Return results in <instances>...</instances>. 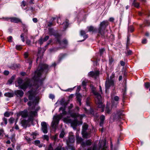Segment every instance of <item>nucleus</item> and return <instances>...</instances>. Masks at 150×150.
<instances>
[{
    "instance_id": "obj_49",
    "label": "nucleus",
    "mask_w": 150,
    "mask_h": 150,
    "mask_svg": "<svg viewBox=\"0 0 150 150\" xmlns=\"http://www.w3.org/2000/svg\"><path fill=\"white\" fill-rule=\"evenodd\" d=\"M90 98H88L87 99L86 101V104L87 106H90V101H89Z\"/></svg>"
},
{
    "instance_id": "obj_23",
    "label": "nucleus",
    "mask_w": 150,
    "mask_h": 150,
    "mask_svg": "<svg viewBox=\"0 0 150 150\" xmlns=\"http://www.w3.org/2000/svg\"><path fill=\"white\" fill-rule=\"evenodd\" d=\"M66 54H61L59 57L58 61L59 62H60L62 59L65 58L66 56Z\"/></svg>"
},
{
    "instance_id": "obj_7",
    "label": "nucleus",
    "mask_w": 150,
    "mask_h": 150,
    "mask_svg": "<svg viewBox=\"0 0 150 150\" xmlns=\"http://www.w3.org/2000/svg\"><path fill=\"white\" fill-rule=\"evenodd\" d=\"M61 117L60 115L54 116L53 120L52 121L51 124V126L52 127L54 128L56 127Z\"/></svg>"
},
{
    "instance_id": "obj_12",
    "label": "nucleus",
    "mask_w": 150,
    "mask_h": 150,
    "mask_svg": "<svg viewBox=\"0 0 150 150\" xmlns=\"http://www.w3.org/2000/svg\"><path fill=\"white\" fill-rule=\"evenodd\" d=\"M99 74V71H92L88 73V76L96 78V77L98 76Z\"/></svg>"
},
{
    "instance_id": "obj_43",
    "label": "nucleus",
    "mask_w": 150,
    "mask_h": 150,
    "mask_svg": "<svg viewBox=\"0 0 150 150\" xmlns=\"http://www.w3.org/2000/svg\"><path fill=\"white\" fill-rule=\"evenodd\" d=\"M24 33H22L21 34V35L20 36L21 38V40L23 42H25V39L24 38Z\"/></svg>"
},
{
    "instance_id": "obj_60",
    "label": "nucleus",
    "mask_w": 150,
    "mask_h": 150,
    "mask_svg": "<svg viewBox=\"0 0 150 150\" xmlns=\"http://www.w3.org/2000/svg\"><path fill=\"white\" fill-rule=\"evenodd\" d=\"M49 38V36L47 35L45 36V38H44L43 40L45 42Z\"/></svg>"
},
{
    "instance_id": "obj_15",
    "label": "nucleus",
    "mask_w": 150,
    "mask_h": 150,
    "mask_svg": "<svg viewBox=\"0 0 150 150\" xmlns=\"http://www.w3.org/2000/svg\"><path fill=\"white\" fill-rule=\"evenodd\" d=\"M11 22L16 23L22 22L21 21L19 18L15 17H11Z\"/></svg>"
},
{
    "instance_id": "obj_61",
    "label": "nucleus",
    "mask_w": 150,
    "mask_h": 150,
    "mask_svg": "<svg viewBox=\"0 0 150 150\" xmlns=\"http://www.w3.org/2000/svg\"><path fill=\"white\" fill-rule=\"evenodd\" d=\"M4 74L5 75H7L9 74V72L8 71L5 70L4 72Z\"/></svg>"
},
{
    "instance_id": "obj_31",
    "label": "nucleus",
    "mask_w": 150,
    "mask_h": 150,
    "mask_svg": "<svg viewBox=\"0 0 150 150\" xmlns=\"http://www.w3.org/2000/svg\"><path fill=\"white\" fill-rule=\"evenodd\" d=\"M68 21H66L64 23L63 25L64 26V28L65 30L68 27L69 25Z\"/></svg>"
},
{
    "instance_id": "obj_9",
    "label": "nucleus",
    "mask_w": 150,
    "mask_h": 150,
    "mask_svg": "<svg viewBox=\"0 0 150 150\" xmlns=\"http://www.w3.org/2000/svg\"><path fill=\"white\" fill-rule=\"evenodd\" d=\"M28 98L29 100L31 101H36L37 98L35 97V94L34 91L31 90L28 91Z\"/></svg>"
},
{
    "instance_id": "obj_51",
    "label": "nucleus",
    "mask_w": 150,
    "mask_h": 150,
    "mask_svg": "<svg viewBox=\"0 0 150 150\" xmlns=\"http://www.w3.org/2000/svg\"><path fill=\"white\" fill-rule=\"evenodd\" d=\"M128 30L131 32H133L134 31V28L132 27H129L128 28Z\"/></svg>"
},
{
    "instance_id": "obj_41",
    "label": "nucleus",
    "mask_w": 150,
    "mask_h": 150,
    "mask_svg": "<svg viewBox=\"0 0 150 150\" xmlns=\"http://www.w3.org/2000/svg\"><path fill=\"white\" fill-rule=\"evenodd\" d=\"M43 139L46 140L47 141H48L49 139V137L47 135H44L43 136Z\"/></svg>"
},
{
    "instance_id": "obj_10",
    "label": "nucleus",
    "mask_w": 150,
    "mask_h": 150,
    "mask_svg": "<svg viewBox=\"0 0 150 150\" xmlns=\"http://www.w3.org/2000/svg\"><path fill=\"white\" fill-rule=\"evenodd\" d=\"M123 111L122 110H118L117 111V113L115 114L113 119L114 120H119L122 118L124 116V114L122 113Z\"/></svg>"
},
{
    "instance_id": "obj_52",
    "label": "nucleus",
    "mask_w": 150,
    "mask_h": 150,
    "mask_svg": "<svg viewBox=\"0 0 150 150\" xmlns=\"http://www.w3.org/2000/svg\"><path fill=\"white\" fill-rule=\"evenodd\" d=\"M35 102V101H29L28 102V104L29 106H31L32 104H33Z\"/></svg>"
},
{
    "instance_id": "obj_64",
    "label": "nucleus",
    "mask_w": 150,
    "mask_h": 150,
    "mask_svg": "<svg viewBox=\"0 0 150 150\" xmlns=\"http://www.w3.org/2000/svg\"><path fill=\"white\" fill-rule=\"evenodd\" d=\"M23 30L24 33H26L28 32V30L26 27L24 26L23 28Z\"/></svg>"
},
{
    "instance_id": "obj_44",
    "label": "nucleus",
    "mask_w": 150,
    "mask_h": 150,
    "mask_svg": "<svg viewBox=\"0 0 150 150\" xmlns=\"http://www.w3.org/2000/svg\"><path fill=\"white\" fill-rule=\"evenodd\" d=\"M115 77V74L114 73H112V75L110 76V79H108V80H114V78Z\"/></svg>"
},
{
    "instance_id": "obj_53",
    "label": "nucleus",
    "mask_w": 150,
    "mask_h": 150,
    "mask_svg": "<svg viewBox=\"0 0 150 150\" xmlns=\"http://www.w3.org/2000/svg\"><path fill=\"white\" fill-rule=\"evenodd\" d=\"M119 98L117 96H115L114 98V100L116 101H118L119 100Z\"/></svg>"
},
{
    "instance_id": "obj_34",
    "label": "nucleus",
    "mask_w": 150,
    "mask_h": 150,
    "mask_svg": "<svg viewBox=\"0 0 150 150\" xmlns=\"http://www.w3.org/2000/svg\"><path fill=\"white\" fill-rule=\"evenodd\" d=\"M76 140L78 142H81V143L82 142H83V139L81 137H77Z\"/></svg>"
},
{
    "instance_id": "obj_8",
    "label": "nucleus",
    "mask_w": 150,
    "mask_h": 150,
    "mask_svg": "<svg viewBox=\"0 0 150 150\" xmlns=\"http://www.w3.org/2000/svg\"><path fill=\"white\" fill-rule=\"evenodd\" d=\"M114 80H108L105 81V88L106 90L109 89L110 87H113L115 85Z\"/></svg>"
},
{
    "instance_id": "obj_21",
    "label": "nucleus",
    "mask_w": 150,
    "mask_h": 150,
    "mask_svg": "<svg viewBox=\"0 0 150 150\" xmlns=\"http://www.w3.org/2000/svg\"><path fill=\"white\" fill-rule=\"evenodd\" d=\"M105 119V116L104 115H102L100 116V125L101 127H103V124H104Z\"/></svg>"
},
{
    "instance_id": "obj_28",
    "label": "nucleus",
    "mask_w": 150,
    "mask_h": 150,
    "mask_svg": "<svg viewBox=\"0 0 150 150\" xmlns=\"http://www.w3.org/2000/svg\"><path fill=\"white\" fill-rule=\"evenodd\" d=\"M67 103L65 102L64 100H62L60 101V104L61 105H63L64 107L63 108H66L67 105Z\"/></svg>"
},
{
    "instance_id": "obj_25",
    "label": "nucleus",
    "mask_w": 150,
    "mask_h": 150,
    "mask_svg": "<svg viewBox=\"0 0 150 150\" xmlns=\"http://www.w3.org/2000/svg\"><path fill=\"white\" fill-rule=\"evenodd\" d=\"M58 135L57 134H56L54 135L51 138L52 140H53L54 142L56 141L58 142L59 140L58 139Z\"/></svg>"
},
{
    "instance_id": "obj_45",
    "label": "nucleus",
    "mask_w": 150,
    "mask_h": 150,
    "mask_svg": "<svg viewBox=\"0 0 150 150\" xmlns=\"http://www.w3.org/2000/svg\"><path fill=\"white\" fill-rule=\"evenodd\" d=\"M109 64L111 65L112 64V63L114 61V59L112 57H110L109 58Z\"/></svg>"
},
{
    "instance_id": "obj_16",
    "label": "nucleus",
    "mask_w": 150,
    "mask_h": 150,
    "mask_svg": "<svg viewBox=\"0 0 150 150\" xmlns=\"http://www.w3.org/2000/svg\"><path fill=\"white\" fill-rule=\"evenodd\" d=\"M23 92L21 90H17L15 92V94L21 98L24 94Z\"/></svg>"
},
{
    "instance_id": "obj_4",
    "label": "nucleus",
    "mask_w": 150,
    "mask_h": 150,
    "mask_svg": "<svg viewBox=\"0 0 150 150\" xmlns=\"http://www.w3.org/2000/svg\"><path fill=\"white\" fill-rule=\"evenodd\" d=\"M23 80L21 79H19L18 80V83L19 85L20 88L25 91L28 87H31L32 86L30 83V80L28 78L25 79V81L23 83Z\"/></svg>"
},
{
    "instance_id": "obj_27",
    "label": "nucleus",
    "mask_w": 150,
    "mask_h": 150,
    "mask_svg": "<svg viewBox=\"0 0 150 150\" xmlns=\"http://www.w3.org/2000/svg\"><path fill=\"white\" fill-rule=\"evenodd\" d=\"M88 125L87 124H84L82 126V132L86 131L88 129Z\"/></svg>"
},
{
    "instance_id": "obj_55",
    "label": "nucleus",
    "mask_w": 150,
    "mask_h": 150,
    "mask_svg": "<svg viewBox=\"0 0 150 150\" xmlns=\"http://www.w3.org/2000/svg\"><path fill=\"white\" fill-rule=\"evenodd\" d=\"M3 19H4V20L5 21H11V18H8V17L4 18H3Z\"/></svg>"
},
{
    "instance_id": "obj_56",
    "label": "nucleus",
    "mask_w": 150,
    "mask_h": 150,
    "mask_svg": "<svg viewBox=\"0 0 150 150\" xmlns=\"http://www.w3.org/2000/svg\"><path fill=\"white\" fill-rule=\"evenodd\" d=\"M129 41H130V39L129 37L128 36L127 38V43L126 46L128 47V45L129 44Z\"/></svg>"
},
{
    "instance_id": "obj_62",
    "label": "nucleus",
    "mask_w": 150,
    "mask_h": 150,
    "mask_svg": "<svg viewBox=\"0 0 150 150\" xmlns=\"http://www.w3.org/2000/svg\"><path fill=\"white\" fill-rule=\"evenodd\" d=\"M16 123L15 124V128L16 129L18 130L19 129V128L18 126L17 125H16Z\"/></svg>"
},
{
    "instance_id": "obj_48",
    "label": "nucleus",
    "mask_w": 150,
    "mask_h": 150,
    "mask_svg": "<svg viewBox=\"0 0 150 150\" xmlns=\"http://www.w3.org/2000/svg\"><path fill=\"white\" fill-rule=\"evenodd\" d=\"M34 142L35 144L37 146H38L39 144H40V141L39 140H35Z\"/></svg>"
},
{
    "instance_id": "obj_50",
    "label": "nucleus",
    "mask_w": 150,
    "mask_h": 150,
    "mask_svg": "<svg viewBox=\"0 0 150 150\" xmlns=\"http://www.w3.org/2000/svg\"><path fill=\"white\" fill-rule=\"evenodd\" d=\"M10 115V114L8 112H6L4 114V116L5 117H8Z\"/></svg>"
},
{
    "instance_id": "obj_38",
    "label": "nucleus",
    "mask_w": 150,
    "mask_h": 150,
    "mask_svg": "<svg viewBox=\"0 0 150 150\" xmlns=\"http://www.w3.org/2000/svg\"><path fill=\"white\" fill-rule=\"evenodd\" d=\"M65 134V133L64 131H62L59 135V137L61 138H63Z\"/></svg>"
},
{
    "instance_id": "obj_40",
    "label": "nucleus",
    "mask_w": 150,
    "mask_h": 150,
    "mask_svg": "<svg viewBox=\"0 0 150 150\" xmlns=\"http://www.w3.org/2000/svg\"><path fill=\"white\" fill-rule=\"evenodd\" d=\"M15 120V119L13 117H11L9 119V122L10 124H12Z\"/></svg>"
},
{
    "instance_id": "obj_13",
    "label": "nucleus",
    "mask_w": 150,
    "mask_h": 150,
    "mask_svg": "<svg viewBox=\"0 0 150 150\" xmlns=\"http://www.w3.org/2000/svg\"><path fill=\"white\" fill-rule=\"evenodd\" d=\"M92 142L91 139L86 140L85 142H82L81 143V145L83 148L85 147L86 146H90L91 145Z\"/></svg>"
},
{
    "instance_id": "obj_32",
    "label": "nucleus",
    "mask_w": 150,
    "mask_h": 150,
    "mask_svg": "<svg viewBox=\"0 0 150 150\" xmlns=\"http://www.w3.org/2000/svg\"><path fill=\"white\" fill-rule=\"evenodd\" d=\"M111 109H110L108 106H106L105 108V112L108 114H109L111 111Z\"/></svg>"
},
{
    "instance_id": "obj_36",
    "label": "nucleus",
    "mask_w": 150,
    "mask_h": 150,
    "mask_svg": "<svg viewBox=\"0 0 150 150\" xmlns=\"http://www.w3.org/2000/svg\"><path fill=\"white\" fill-rule=\"evenodd\" d=\"M132 4L136 7L138 8L139 6V4L136 1H134L132 3Z\"/></svg>"
},
{
    "instance_id": "obj_24",
    "label": "nucleus",
    "mask_w": 150,
    "mask_h": 150,
    "mask_svg": "<svg viewBox=\"0 0 150 150\" xmlns=\"http://www.w3.org/2000/svg\"><path fill=\"white\" fill-rule=\"evenodd\" d=\"M87 29H88V31L89 32H96L97 30L96 28H95L94 27L92 26H88L87 27Z\"/></svg>"
},
{
    "instance_id": "obj_30",
    "label": "nucleus",
    "mask_w": 150,
    "mask_h": 150,
    "mask_svg": "<svg viewBox=\"0 0 150 150\" xmlns=\"http://www.w3.org/2000/svg\"><path fill=\"white\" fill-rule=\"evenodd\" d=\"M21 123L22 125L24 127H26L27 126V122L25 120H23L21 122Z\"/></svg>"
},
{
    "instance_id": "obj_47",
    "label": "nucleus",
    "mask_w": 150,
    "mask_h": 150,
    "mask_svg": "<svg viewBox=\"0 0 150 150\" xmlns=\"http://www.w3.org/2000/svg\"><path fill=\"white\" fill-rule=\"evenodd\" d=\"M8 41L9 42H11L12 41V37L11 36L8 37L7 38Z\"/></svg>"
},
{
    "instance_id": "obj_2",
    "label": "nucleus",
    "mask_w": 150,
    "mask_h": 150,
    "mask_svg": "<svg viewBox=\"0 0 150 150\" xmlns=\"http://www.w3.org/2000/svg\"><path fill=\"white\" fill-rule=\"evenodd\" d=\"M48 67V65L45 64H40L37 69L35 72L33 78V79L36 81L38 82L42 73L43 70H47Z\"/></svg>"
},
{
    "instance_id": "obj_42",
    "label": "nucleus",
    "mask_w": 150,
    "mask_h": 150,
    "mask_svg": "<svg viewBox=\"0 0 150 150\" xmlns=\"http://www.w3.org/2000/svg\"><path fill=\"white\" fill-rule=\"evenodd\" d=\"M44 42V40L42 38H41L38 40L39 43L40 44V45H41L43 44Z\"/></svg>"
},
{
    "instance_id": "obj_39",
    "label": "nucleus",
    "mask_w": 150,
    "mask_h": 150,
    "mask_svg": "<svg viewBox=\"0 0 150 150\" xmlns=\"http://www.w3.org/2000/svg\"><path fill=\"white\" fill-rule=\"evenodd\" d=\"M73 105L72 104H70V105L68 107V112L69 113H70L71 112V110L73 108Z\"/></svg>"
},
{
    "instance_id": "obj_57",
    "label": "nucleus",
    "mask_w": 150,
    "mask_h": 150,
    "mask_svg": "<svg viewBox=\"0 0 150 150\" xmlns=\"http://www.w3.org/2000/svg\"><path fill=\"white\" fill-rule=\"evenodd\" d=\"M120 65L121 66H125V63L124 62L122 61H120Z\"/></svg>"
},
{
    "instance_id": "obj_37",
    "label": "nucleus",
    "mask_w": 150,
    "mask_h": 150,
    "mask_svg": "<svg viewBox=\"0 0 150 150\" xmlns=\"http://www.w3.org/2000/svg\"><path fill=\"white\" fill-rule=\"evenodd\" d=\"M144 86L146 88L148 89L150 86V83L148 82L145 83Z\"/></svg>"
},
{
    "instance_id": "obj_1",
    "label": "nucleus",
    "mask_w": 150,
    "mask_h": 150,
    "mask_svg": "<svg viewBox=\"0 0 150 150\" xmlns=\"http://www.w3.org/2000/svg\"><path fill=\"white\" fill-rule=\"evenodd\" d=\"M56 38L57 40V42L60 46L59 47L53 48L50 49L51 52L53 51H56L61 48H65L68 44L67 40L64 39L62 40H61V36L59 34L55 35Z\"/></svg>"
},
{
    "instance_id": "obj_20",
    "label": "nucleus",
    "mask_w": 150,
    "mask_h": 150,
    "mask_svg": "<svg viewBox=\"0 0 150 150\" xmlns=\"http://www.w3.org/2000/svg\"><path fill=\"white\" fill-rule=\"evenodd\" d=\"M74 137L73 135H71L69 136L68 139L67 141V142L71 143H73L74 142Z\"/></svg>"
},
{
    "instance_id": "obj_59",
    "label": "nucleus",
    "mask_w": 150,
    "mask_h": 150,
    "mask_svg": "<svg viewBox=\"0 0 150 150\" xmlns=\"http://www.w3.org/2000/svg\"><path fill=\"white\" fill-rule=\"evenodd\" d=\"M62 147L61 146H58L55 148L54 150H62Z\"/></svg>"
},
{
    "instance_id": "obj_3",
    "label": "nucleus",
    "mask_w": 150,
    "mask_h": 150,
    "mask_svg": "<svg viewBox=\"0 0 150 150\" xmlns=\"http://www.w3.org/2000/svg\"><path fill=\"white\" fill-rule=\"evenodd\" d=\"M108 24L107 21H104L101 22L98 29V33L101 35L102 38H105L108 36L107 30H105V29Z\"/></svg>"
},
{
    "instance_id": "obj_22",
    "label": "nucleus",
    "mask_w": 150,
    "mask_h": 150,
    "mask_svg": "<svg viewBox=\"0 0 150 150\" xmlns=\"http://www.w3.org/2000/svg\"><path fill=\"white\" fill-rule=\"evenodd\" d=\"M66 108H63V107H61L59 108V110H62V113L60 115L61 117H62L63 115H66L67 112L65 111Z\"/></svg>"
},
{
    "instance_id": "obj_63",
    "label": "nucleus",
    "mask_w": 150,
    "mask_h": 150,
    "mask_svg": "<svg viewBox=\"0 0 150 150\" xmlns=\"http://www.w3.org/2000/svg\"><path fill=\"white\" fill-rule=\"evenodd\" d=\"M3 120L4 121L5 124L6 125L7 123V119L6 118L4 117L3 119Z\"/></svg>"
},
{
    "instance_id": "obj_11",
    "label": "nucleus",
    "mask_w": 150,
    "mask_h": 150,
    "mask_svg": "<svg viewBox=\"0 0 150 150\" xmlns=\"http://www.w3.org/2000/svg\"><path fill=\"white\" fill-rule=\"evenodd\" d=\"M41 129L43 132L44 133H47V125L45 122H42L41 123Z\"/></svg>"
},
{
    "instance_id": "obj_46",
    "label": "nucleus",
    "mask_w": 150,
    "mask_h": 150,
    "mask_svg": "<svg viewBox=\"0 0 150 150\" xmlns=\"http://www.w3.org/2000/svg\"><path fill=\"white\" fill-rule=\"evenodd\" d=\"M16 48L17 50H20L22 49V47L20 45H16Z\"/></svg>"
},
{
    "instance_id": "obj_5",
    "label": "nucleus",
    "mask_w": 150,
    "mask_h": 150,
    "mask_svg": "<svg viewBox=\"0 0 150 150\" xmlns=\"http://www.w3.org/2000/svg\"><path fill=\"white\" fill-rule=\"evenodd\" d=\"M92 92L94 95L96 96L95 102L98 107L100 108H104L105 105L103 104L101 95L95 91V88L92 89Z\"/></svg>"
},
{
    "instance_id": "obj_58",
    "label": "nucleus",
    "mask_w": 150,
    "mask_h": 150,
    "mask_svg": "<svg viewBox=\"0 0 150 150\" xmlns=\"http://www.w3.org/2000/svg\"><path fill=\"white\" fill-rule=\"evenodd\" d=\"M48 150H54L51 144H50L48 148Z\"/></svg>"
},
{
    "instance_id": "obj_29",
    "label": "nucleus",
    "mask_w": 150,
    "mask_h": 150,
    "mask_svg": "<svg viewBox=\"0 0 150 150\" xmlns=\"http://www.w3.org/2000/svg\"><path fill=\"white\" fill-rule=\"evenodd\" d=\"M4 95L6 97L11 98L13 97V94L11 93L8 92L5 93Z\"/></svg>"
},
{
    "instance_id": "obj_33",
    "label": "nucleus",
    "mask_w": 150,
    "mask_h": 150,
    "mask_svg": "<svg viewBox=\"0 0 150 150\" xmlns=\"http://www.w3.org/2000/svg\"><path fill=\"white\" fill-rule=\"evenodd\" d=\"M40 51H38V57L37 58V59H36V62H37L38 61V59L39 58H40V59H41L42 58V56L43 55V54H42V55L41 56L40 55Z\"/></svg>"
},
{
    "instance_id": "obj_6",
    "label": "nucleus",
    "mask_w": 150,
    "mask_h": 150,
    "mask_svg": "<svg viewBox=\"0 0 150 150\" xmlns=\"http://www.w3.org/2000/svg\"><path fill=\"white\" fill-rule=\"evenodd\" d=\"M71 116L74 118V120L73 121H72L71 119H67V121L71 123L72 125L76 126L77 125L78 123V120L76 118L79 117L80 119L81 120L82 119L83 116L79 115L78 113H72L71 114Z\"/></svg>"
},
{
    "instance_id": "obj_54",
    "label": "nucleus",
    "mask_w": 150,
    "mask_h": 150,
    "mask_svg": "<svg viewBox=\"0 0 150 150\" xmlns=\"http://www.w3.org/2000/svg\"><path fill=\"white\" fill-rule=\"evenodd\" d=\"M104 51L105 50L104 49H101L100 50L99 52L101 55H102L103 54Z\"/></svg>"
},
{
    "instance_id": "obj_35",
    "label": "nucleus",
    "mask_w": 150,
    "mask_h": 150,
    "mask_svg": "<svg viewBox=\"0 0 150 150\" xmlns=\"http://www.w3.org/2000/svg\"><path fill=\"white\" fill-rule=\"evenodd\" d=\"M49 30V35H52L54 34L53 30L52 28H49L48 29Z\"/></svg>"
},
{
    "instance_id": "obj_26",
    "label": "nucleus",
    "mask_w": 150,
    "mask_h": 150,
    "mask_svg": "<svg viewBox=\"0 0 150 150\" xmlns=\"http://www.w3.org/2000/svg\"><path fill=\"white\" fill-rule=\"evenodd\" d=\"M126 51L125 52V53L128 55H131L132 54V51L129 50L128 47L126 46Z\"/></svg>"
},
{
    "instance_id": "obj_18",
    "label": "nucleus",
    "mask_w": 150,
    "mask_h": 150,
    "mask_svg": "<svg viewBox=\"0 0 150 150\" xmlns=\"http://www.w3.org/2000/svg\"><path fill=\"white\" fill-rule=\"evenodd\" d=\"M76 96L77 100L79 103V105H81L82 96L79 93H76Z\"/></svg>"
},
{
    "instance_id": "obj_19",
    "label": "nucleus",
    "mask_w": 150,
    "mask_h": 150,
    "mask_svg": "<svg viewBox=\"0 0 150 150\" xmlns=\"http://www.w3.org/2000/svg\"><path fill=\"white\" fill-rule=\"evenodd\" d=\"M80 34L81 36H83V38H84V40L80 41V42L83 41L84 40L86 39L88 37V35L86 34V32L83 30H81L80 32Z\"/></svg>"
},
{
    "instance_id": "obj_17",
    "label": "nucleus",
    "mask_w": 150,
    "mask_h": 150,
    "mask_svg": "<svg viewBox=\"0 0 150 150\" xmlns=\"http://www.w3.org/2000/svg\"><path fill=\"white\" fill-rule=\"evenodd\" d=\"M91 131H89L88 132L86 131L82 132L83 137L86 138H87L90 137V135L91 134Z\"/></svg>"
},
{
    "instance_id": "obj_14",
    "label": "nucleus",
    "mask_w": 150,
    "mask_h": 150,
    "mask_svg": "<svg viewBox=\"0 0 150 150\" xmlns=\"http://www.w3.org/2000/svg\"><path fill=\"white\" fill-rule=\"evenodd\" d=\"M21 115L23 117H26L28 116V113L26 111H21L17 114V116L18 117Z\"/></svg>"
}]
</instances>
